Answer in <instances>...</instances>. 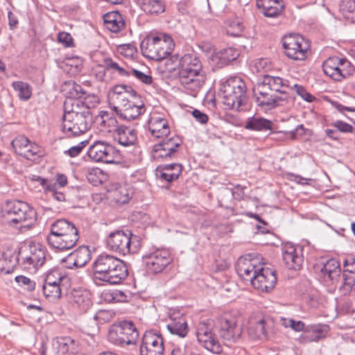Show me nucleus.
I'll return each mask as SVG.
<instances>
[{
    "mask_svg": "<svg viewBox=\"0 0 355 355\" xmlns=\"http://www.w3.org/2000/svg\"><path fill=\"white\" fill-rule=\"evenodd\" d=\"M46 260L45 251L39 247L31 246L30 254L24 258L22 264L25 268H37L42 266Z\"/></svg>",
    "mask_w": 355,
    "mask_h": 355,
    "instance_id": "7c9ffc66",
    "label": "nucleus"
},
{
    "mask_svg": "<svg viewBox=\"0 0 355 355\" xmlns=\"http://www.w3.org/2000/svg\"><path fill=\"white\" fill-rule=\"evenodd\" d=\"M91 269L92 278L96 284H120L128 275L125 263L121 259L105 252L95 258Z\"/></svg>",
    "mask_w": 355,
    "mask_h": 355,
    "instance_id": "f03ea898",
    "label": "nucleus"
},
{
    "mask_svg": "<svg viewBox=\"0 0 355 355\" xmlns=\"http://www.w3.org/2000/svg\"><path fill=\"white\" fill-rule=\"evenodd\" d=\"M130 75L134 76L138 80L145 85H151L153 83V78L150 75L146 74L137 69H132Z\"/></svg>",
    "mask_w": 355,
    "mask_h": 355,
    "instance_id": "09e8293b",
    "label": "nucleus"
},
{
    "mask_svg": "<svg viewBox=\"0 0 355 355\" xmlns=\"http://www.w3.org/2000/svg\"><path fill=\"white\" fill-rule=\"evenodd\" d=\"M88 140H85L80 142L77 146L71 147L67 150L64 151V154L69 155L70 157H77L82 152L83 148L88 144Z\"/></svg>",
    "mask_w": 355,
    "mask_h": 355,
    "instance_id": "8fccbe9b",
    "label": "nucleus"
},
{
    "mask_svg": "<svg viewBox=\"0 0 355 355\" xmlns=\"http://www.w3.org/2000/svg\"><path fill=\"white\" fill-rule=\"evenodd\" d=\"M8 24L10 26V29H14L17 27L18 24V19L17 16L11 11L8 12Z\"/></svg>",
    "mask_w": 355,
    "mask_h": 355,
    "instance_id": "338daca9",
    "label": "nucleus"
},
{
    "mask_svg": "<svg viewBox=\"0 0 355 355\" xmlns=\"http://www.w3.org/2000/svg\"><path fill=\"white\" fill-rule=\"evenodd\" d=\"M105 298L106 300L111 302H116L119 301V297H124L125 295L122 291H115L114 292L110 293H105Z\"/></svg>",
    "mask_w": 355,
    "mask_h": 355,
    "instance_id": "680f3d73",
    "label": "nucleus"
},
{
    "mask_svg": "<svg viewBox=\"0 0 355 355\" xmlns=\"http://www.w3.org/2000/svg\"><path fill=\"white\" fill-rule=\"evenodd\" d=\"M79 240L76 225L64 218L57 219L51 225L46 241L51 248L59 251L73 248Z\"/></svg>",
    "mask_w": 355,
    "mask_h": 355,
    "instance_id": "20e7f679",
    "label": "nucleus"
},
{
    "mask_svg": "<svg viewBox=\"0 0 355 355\" xmlns=\"http://www.w3.org/2000/svg\"><path fill=\"white\" fill-rule=\"evenodd\" d=\"M191 115L197 122L201 124H206L209 121V116L207 114L197 109H194L191 112Z\"/></svg>",
    "mask_w": 355,
    "mask_h": 355,
    "instance_id": "6e6d98bb",
    "label": "nucleus"
},
{
    "mask_svg": "<svg viewBox=\"0 0 355 355\" xmlns=\"http://www.w3.org/2000/svg\"><path fill=\"white\" fill-rule=\"evenodd\" d=\"M339 12L345 19L355 23V0H340Z\"/></svg>",
    "mask_w": 355,
    "mask_h": 355,
    "instance_id": "79ce46f5",
    "label": "nucleus"
},
{
    "mask_svg": "<svg viewBox=\"0 0 355 355\" xmlns=\"http://www.w3.org/2000/svg\"><path fill=\"white\" fill-rule=\"evenodd\" d=\"M138 338L139 331L134 322L130 320L114 322L107 333L109 342L119 347L135 345Z\"/></svg>",
    "mask_w": 355,
    "mask_h": 355,
    "instance_id": "1a4fd4ad",
    "label": "nucleus"
},
{
    "mask_svg": "<svg viewBox=\"0 0 355 355\" xmlns=\"http://www.w3.org/2000/svg\"><path fill=\"white\" fill-rule=\"evenodd\" d=\"M240 55L239 49L233 47H228L220 50L216 53L217 63L220 66L229 64L230 62L236 60Z\"/></svg>",
    "mask_w": 355,
    "mask_h": 355,
    "instance_id": "a19ab883",
    "label": "nucleus"
},
{
    "mask_svg": "<svg viewBox=\"0 0 355 355\" xmlns=\"http://www.w3.org/2000/svg\"><path fill=\"white\" fill-rule=\"evenodd\" d=\"M38 182L44 188L45 191H48L49 189H53V183L52 180H49L48 179L43 178L40 176H37L35 178L33 179Z\"/></svg>",
    "mask_w": 355,
    "mask_h": 355,
    "instance_id": "052dcab7",
    "label": "nucleus"
},
{
    "mask_svg": "<svg viewBox=\"0 0 355 355\" xmlns=\"http://www.w3.org/2000/svg\"><path fill=\"white\" fill-rule=\"evenodd\" d=\"M247 187L245 186H241L240 184L236 185L232 189V194L234 199L237 200H243L245 199V189H246Z\"/></svg>",
    "mask_w": 355,
    "mask_h": 355,
    "instance_id": "5fc2aeb1",
    "label": "nucleus"
},
{
    "mask_svg": "<svg viewBox=\"0 0 355 355\" xmlns=\"http://www.w3.org/2000/svg\"><path fill=\"white\" fill-rule=\"evenodd\" d=\"M214 324L211 320L200 322L196 327V335L199 343L206 349L218 354L222 347L213 331Z\"/></svg>",
    "mask_w": 355,
    "mask_h": 355,
    "instance_id": "dca6fc26",
    "label": "nucleus"
},
{
    "mask_svg": "<svg viewBox=\"0 0 355 355\" xmlns=\"http://www.w3.org/2000/svg\"><path fill=\"white\" fill-rule=\"evenodd\" d=\"M132 190L126 184H117L110 191L113 200L118 204H125L129 202L132 196Z\"/></svg>",
    "mask_w": 355,
    "mask_h": 355,
    "instance_id": "4c0bfd02",
    "label": "nucleus"
},
{
    "mask_svg": "<svg viewBox=\"0 0 355 355\" xmlns=\"http://www.w3.org/2000/svg\"><path fill=\"white\" fill-rule=\"evenodd\" d=\"M253 92L257 105L268 110L275 108L292 98L293 92L309 103L315 98L303 86L292 83L280 76L270 75H264L254 86Z\"/></svg>",
    "mask_w": 355,
    "mask_h": 355,
    "instance_id": "f257e3e1",
    "label": "nucleus"
},
{
    "mask_svg": "<svg viewBox=\"0 0 355 355\" xmlns=\"http://www.w3.org/2000/svg\"><path fill=\"white\" fill-rule=\"evenodd\" d=\"M133 1L148 15L158 16L166 10V2L164 0H133Z\"/></svg>",
    "mask_w": 355,
    "mask_h": 355,
    "instance_id": "c756f323",
    "label": "nucleus"
},
{
    "mask_svg": "<svg viewBox=\"0 0 355 355\" xmlns=\"http://www.w3.org/2000/svg\"><path fill=\"white\" fill-rule=\"evenodd\" d=\"M101 171L98 168L92 169L91 171H89L87 175V179L89 182H91L93 185H97L99 183H101V180H99L96 175L100 174Z\"/></svg>",
    "mask_w": 355,
    "mask_h": 355,
    "instance_id": "13d9d810",
    "label": "nucleus"
},
{
    "mask_svg": "<svg viewBox=\"0 0 355 355\" xmlns=\"http://www.w3.org/2000/svg\"><path fill=\"white\" fill-rule=\"evenodd\" d=\"M322 70L334 80L341 81L352 74L354 67L346 58L334 56L323 62Z\"/></svg>",
    "mask_w": 355,
    "mask_h": 355,
    "instance_id": "4468645a",
    "label": "nucleus"
},
{
    "mask_svg": "<svg viewBox=\"0 0 355 355\" xmlns=\"http://www.w3.org/2000/svg\"><path fill=\"white\" fill-rule=\"evenodd\" d=\"M266 320L262 317L261 319H259L255 324V329L257 334L259 337L263 336H267V331L266 330Z\"/></svg>",
    "mask_w": 355,
    "mask_h": 355,
    "instance_id": "4d7b16f0",
    "label": "nucleus"
},
{
    "mask_svg": "<svg viewBox=\"0 0 355 355\" xmlns=\"http://www.w3.org/2000/svg\"><path fill=\"white\" fill-rule=\"evenodd\" d=\"M12 87L18 92V96L21 100H28L31 96V89L29 85L22 81H16L12 83Z\"/></svg>",
    "mask_w": 355,
    "mask_h": 355,
    "instance_id": "37998d69",
    "label": "nucleus"
},
{
    "mask_svg": "<svg viewBox=\"0 0 355 355\" xmlns=\"http://www.w3.org/2000/svg\"><path fill=\"white\" fill-rule=\"evenodd\" d=\"M64 114L93 117L90 107L85 102L78 99H67L64 101Z\"/></svg>",
    "mask_w": 355,
    "mask_h": 355,
    "instance_id": "393cba45",
    "label": "nucleus"
},
{
    "mask_svg": "<svg viewBox=\"0 0 355 355\" xmlns=\"http://www.w3.org/2000/svg\"><path fill=\"white\" fill-rule=\"evenodd\" d=\"M142 260L149 273L158 274L173 263V258L168 250L157 248L145 254Z\"/></svg>",
    "mask_w": 355,
    "mask_h": 355,
    "instance_id": "f8f14e48",
    "label": "nucleus"
},
{
    "mask_svg": "<svg viewBox=\"0 0 355 355\" xmlns=\"http://www.w3.org/2000/svg\"><path fill=\"white\" fill-rule=\"evenodd\" d=\"M93 122V117L63 114L60 130L65 138L76 137L87 132Z\"/></svg>",
    "mask_w": 355,
    "mask_h": 355,
    "instance_id": "9b49d317",
    "label": "nucleus"
},
{
    "mask_svg": "<svg viewBox=\"0 0 355 355\" xmlns=\"http://www.w3.org/2000/svg\"><path fill=\"white\" fill-rule=\"evenodd\" d=\"M341 280L342 284L340 288L349 292L355 286V272L354 274L343 273Z\"/></svg>",
    "mask_w": 355,
    "mask_h": 355,
    "instance_id": "49530a36",
    "label": "nucleus"
},
{
    "mask_svg": "<svg viewBox=\"0 0 355 355\" xmlns=\"http://www.w3.org/2000/svg\"><path fill=\"white\" fill-rule=\"evenodd\" d=\"M106 245L109 250L125 256L137 253L141 247V241L139 236L129 230H116L107 236Z\"/></svg>",
    "mask_w": 355,
    "mask_h": 355,
    "instance_id": "6e6552de",
    "label": "nucleus"
},
{
    "mask_svg": "<svg viewBox=\"0 0 355 355\" xmlns=\"http://www.w3.org/2000/svg\"><path fill=\"white\" fill-rule=\"evenodd\" d=\"M92 258V253L89 246L82 245L69 254L62 259L65 267L69 269L84 267Z\"/></svg>",
    "mask_w": 355,
    "mask_h": 355,
    "instance_id": "5701e85b",
    "label": "nucleus"
},
{
    "mask_svg": "<svg viewBox=\"0 0 355 355\" xmlns=\"http://www.w3.org/2000/svg\"><path fill=\"white\" fill-rule=\"evenodd\" d=\"M113 137L115 141L125 147L135 146L137 141V131L127 126L121 125Z\"/></svg>",
    "mask_w": 355,
    "mask_h": 355,
    "instance_id": "2f4dec72",
    "label": "nucleus"
},
{
    "mask_svg": "<svg viewBox=\"0 0 355 355\" xmlns=\"http://www.w3.org/2000/svg\"><path fill=\"white\" fill-rule=\"evenodd\" d=\"M344 270L343 273H352L355 272V259L349 258L344 261Z\"/></svg>",
    "mask_w": 355,
    "mask_h": 355,
    "instance_id": "bf43d9fd",
    "label": "nucleus"
},
{
    "mask_svg": "<svg viewBox=\"0 0 355 355\" xmlns=\"http://www.w3.org/2000/svg\"><path fill=\"white\" fill-rule=\"evenodd\" d=\"M334 127H335L338 131H340L343 133H351L354 131V128L352 125L344 122L343 121H336L331 124Z\"/></svg>",
    "mask_w": 355,
    "mask_h": 355,
    "instance_id": "603ef678",
    "label": "nucleus"
},
{
    "mask_svg": "<svg viewBox=\"0 0 355 355\" xmlns=\"http://www.w3.org/2000/svg\"><path fill=\"white\" fill-rule=\"evenodd\" d=\"M218 334L223 340L232 343L237 342L241 338L242 327L237 324L235 318L225 313L218 318Z\"/></svg>",
    "mask_w": 355,
    "mask_h": 355,
    "instance_id": "a211bd4d",
    "label": "nucleus"
},
{
    "mask_svg": "<svg viewBox=\"0 0 355 355\" xmlns=\"http://www.w3.org/2000/svg\"><path fill=\"white\" fill-rule=\"evenodd\" d=\"M282 251L283 261L288 269L298 270L301 268L304 257L300 247H296L291 243H286L282 246Z\"/></svg>",
    "mask_w": 355,
    "mask_h": 355,
    "instance_id": "412c9836",
    "label": "nucleus"
},
{
    "mask_svg": "<svg viewBox=\"0 0 355 355\" xmlns=\"http://www.w3.org/2000/svg\"><path fill=\"white\" fill-rule=\"evenodd\" d=\"M256 4L260 12L266 17L280 15L285 8L283 0H257Z\"/></svg>",
    "mask_w": 355,
    "mask_h": 355,
    "instance_id": "a878e982",
    "label": "nucleus"
},
{
    "mask_svg": "<svg viewBox=\"0 0 355 355\" xmlns=\"http://www.w3.org/2000/svg\"><path fill=\"white\" fill-rule=\"evenodd\" d=\"M107 68L105 64L96 65L92 71L97 80L103 82L105 80Z\"/></svg>",
    "mask_w": 355,
    "mask_h": 355,
    "instance_id": "864d4df0",
    "label": "nucleus"
},
{
    "mask_svg": "<svg viewBox=\"0 0 355 355\" xmlns=\"http://www.w3.org/2000/svg\"><path fill=\"white\" fill-rule=\"evenodd\" d=\"M129 91L132 94H133V96H138L137 92L130 86H128L125 85H117L112 87V89H111L108 94V96L111 101L116 96H119V94H123V92H127Z\"/></svg>",
    "mask_w": 355,
    "mask_h": 355,
    "instance_id": "a18cd8bd",
    "label": "nucleus"
},
{
    "mask_svg": "<svg viewBox=\"0 0 355 355\" xmlns=\"http://www.w3.org/2000/svg\"><path fill=\"white\" fill-rule=\"evenodd\" d=\"M159 178L167 182L177 180L182 173L183 166L181 164L173 163L159 166Z\"/></svg>",
    "mask_w": 355,
    "mask_h": 355,
    "instance_id": "c9c22d12",
    "label": "nucleus"
},
{
    "mask_svg": "<svg viewBox=\"0 0 355 355\" xmlns=\"http://www.w3.org/2000/svg\"><path fill=\"white\" fill-rule=\"evenodd\" d=\"M260 266L256 265L255 260L241 257L236 263V270L243 282H249L252 286Z\"/></svg>",
    "mask_w": 355,
    "mask_h": 355,
    "instance_id": "b1692460",
    "label": "nucleus"
},
{
    "mask_svg": "<svg viewBox=\"0 0 355 355\" xmlns=\"http://www.w3.org/2000/svg\"><path fill=\"white\" fill-rule=\"evenodd\" d=\"M282 45L284 54L295 61L305 60L309 45L303 36L300 34H289L284 37Z\"/></svg>",
    "mask_w": 355,
    "mask_h": 355,
    "instance_id": "ddd939ff",
    "label": "nucleus"
},
{
    "mask_svg": "<svg viewBox=\"0 0 355 355\" xmlns=\"http://www.w3.org/2000/svg\"><path fill=\"white\" fill-rule=\"evenodd\" d=\"M173 38L166 33L150 34L141 42L142 55L152 60L160 61L167 58L173 50Z\"/></svg>",
    "mask_w": 355,
    "mask_h": 355,
    "instance_id": "0eeeda50",
    "label": "nucleus"
},
{
    "mask_svg": "<svg viewBox=\"0 0 355 355\" xmlns=\"http://www.w3.org/2000/svg\"><path fill=\"white\" fill-rule=\"evenodd\" d=\"M164 340L162 334L155 329L147 330L141 337L140 355H164Z\"/></svg>",
    "mask_w": 355,
    "mask_h": 355,
    "instance_id": "f3484780",
    "label": "nucleus"
},
{
    "mask_svg": "<svg viewBox=\"0 0 355 355\" xmlns=\"http://www.w3.org/2000/svg\"><path fill=\"white\" fill-rule=\"evenodd\" d=\"M272 126L273 123L270 120L261 116H252L247 120L244 128L252 131L265 132L270 130L271 133H274Z\"/></svg>",
    "mask_w": 355,
    "mask_h": 355,
    "instance_id": "e433bc0d",
    "label": "nucleus"
},
{
    "mask_svg": "<svg viewBox=\"0 0 355 355\" xmlns=\"http://www.w3.org/2000/svg\"><path fill=\"white\" fill-rule=\"evenodd\" d=\"M258 271L255 280L252 283V286L262 292L268 293L272 291L275 288L277 280L275 270L261 266Z\"/></svg>",
    "mask_w": 355,
    "mask_h": 355,
    "instance_id": "4be33fe9",
    "label": "nucleus"
},
{
    "mask_svg": "<svg viewBox=\"0 0 355 355\" xmlns=\"http://www.w3.org/2000/svg\"><path fill=\"white\" fill-rule=\"evenodd\" d=\"M145 111L146 107L142 101H140V104L132 102L126 105H121V107L114 110L119 119L128 121L137 119Z\"/></svg>",
    "mask_w": 355,
    "mask_h": 355,
    "instance_id": "bb28decb",
    "label": "nucleus"
},
{
    "mask_svg": "<svg viewBox=\"0 0 355 355\" xmlns=\"http://www.w3.org/2000/svg\"><path fill=\"white\" fill-rule=\"evenodd\" d=\"M16 282L19 286H26V289L28 291H33L35 288V283L32 281L30 278L23 276V275H19L15 277Z\"/></svg>",
    "mask_w": 355,
    "mask_h": 355,
    "instance_id": "3c124183",
    "label": "nucleus"
},
{
    "mask_svg": "<svg viewBox=\"0 0 355 355\" xmlns=\"http://www.w3.org/2000/svg\"><path fill=\"white\" fill-rule=\"evenodd\" d=\"M64 279L61 272L54 269L49 271L44 279L42 290L44 295L50 300H58L61 297L60 282Z\"/></svg>",
    "mask_w": 355,
    "mask_h": 355,
    "instance_id": "aec40b11",
    "label": "nucleus"
},
{
    "mask_svg": "<svg viewBox=\"0 0 355 355\" xmlns=\"http://www.w3.org/2000/svg\"><path fill=\"white\" fill-rule=\"evenodd\" d=\"M218 96L228 109L237 111L246 110L247 87L239 76L231 77L224 82L219 89Z\"/></svg>",
    "mask_w": 355,
    "mask_h": 355,
    "instance_id": "39448f33",
    "label": "nucleus"
},
{
    "mask_svg": "<svg viewBox=\"0 0 355 355\" xmlns=\"http://www.w3.org/2000/svg\"><path fill=\"white\" fill-rule=\"evenodd\" d=\"M306 129L303 125H297L294 130L289 132L291 138L293 139H297L299 137L305 135Z\"/></svg>",
    "mask_w": 355,
    "mask_h": 355,
    "instance_id": "0e129e2a",
    "label": "nucleus"
},
{
    "mask_svg": "<svg viewBox=\"0 0 355 355\" xmlns=\"http://www.w3.org/2000/svg\"><path fill=\"white\" fill-rule=\"evenodd\" d=\"M57 40L64 47L74 46V40L70 33L67 32H59L57 35Z\"/></svg>",
    "mask_w": 355,
    "mask_h": 355,
    "instance_id": "de8ad7c7",
    "label": "nucleus"
},
{
    "mask_svg": "<svg viewBox=\"0 0 355 355\" xmlns=\"http://www.w3.org/2000/svg\"><path fill=\"white\" fill-rule=\"evenodd\" d=\"M320 271L324 277H327L332 283L340 279L341 268L339 261L336 259L327 260L320 266Z\"/></svg>",
    "mask_w": 355,
    "mask_h": 355,
    "instance_id": "f704fd0d",
    "label": "nucleus"
},
{
    "mask_svg": "<svg viewBox=\"0 0 355 355\" xmlns=\"http://www.w3.org/2000/svg\"><path fill=\"white\" fill-rule=\"evenodd\" d=\"M166 327L171 334L177 335L180 338H184L189 331L187 322L183 317L172 319Z\"/></svg>",
    "mask_w": 355,
    "mask_h": 355,
    "instance_id": "58836bf2",
    "label": "nucleus"
},
{
    "mask_svg": "<svg viewBox=\"0 0 355 355\" xmlns=\"http://www.w3.org/2000/svg\"><path fill=\"white\" fill-rule=\"evenodd\" d=\"M64 86V90H67V99L87 100L90 96V94L81 85L73 81L65 83Z\"/></svg>",
    "mask_w": 355,
    "mask_h": 355,
    "instance_id": "ea45409f",
    "label": "nucleus"
},
{
    "mask_svg": "<svg viewBox=\"0 0 355 355\" xmlns=\"http://www.w3.org/2000/svg\"><path fill=\"white\" fill-rule=\"evenodd\" d=\"M105 26L110 31L117 33L125 28V22L119 11H112L103 15Z\"/></svg>",
    "mask_w": 355,
    "mask_h": 355,
    "instance_id": "72a5a7b5",
    "label": "nucleus"
},
{
    "mask_svg": "<svg viewBox=\"0 0 355 355\" xmlns=\"http://www.w3.org/2000/svg\"><path fill=\"white\" fill-rule=\"evenodd\" d=\"M94 122L96 123L101 131L113 132V134H115V132L121 126L119 125L116 119L107 111L99 112Z\"/></svg>",
    "mask_w": 355,
    "mask_h": 355,
    "instance_id": "c85d7f7f",
    "label": "nucleus"
},
{
    "mask_svg": "<svg viewBox=\"0 0 355 355\" xmlns=\"http://www.w3.org/2000/svg\"><path fill=\"white\" fill-rule=\"evenodd\" d=\"M3 212L8 225L17 229L31 228L37 220L34 208L21 200L7 202Z\"/></svg>",
    "mask_w": 355,
    "mask_h": 355,
    "instance_id": "423d86ee",
    "label": "nucleus"
},
{
    "mask_svg": "<svg viewBox=\"0 0 355 355\" xmlns=\"http://www.w3.org/2000/svg\"><path fill=\"white\" fill-rule=\"evenodd\" d=\"M90 294L87 291H74L73 293V309L79 314L87 313L92 306Z\"/></svg>",
    "mask_w": 355,
    "mask_h": 355,
    "instance_id": "473e14b6",
    "label": "nucleus"
},
{
    "mask_svg": "<svg viewBox=\"0 0 355 355\" xmlns=\"http://www.w3.org/2000/svg\"><path fill=\"white\" fill-rule=\"evenodd\" d=\"M53 185L54 186L53 189H49L47 191L51 192L53 198L58 202L65 201V195L57 191L56 182H54Z\"/></svg>",
    "mask_w": 355,
    "mask_h": 355,
    "instance_id": "69168bd1",
    "label": "nucleus"
},
{
    "mask_svg": "<svg viewBox=\"0 0 355 355\" xmlns=\"http://www.w3.org/2000/svg\"><path fill=\"white\" fill-rule=\"evenodd\" d=\"M137 97L140 98L139 94L138 96H133V94H132L130 92V91L127 92H123V94H119V96H116V97L111 100L113 103L116 104V105L114 106L113 110H116L121 107V105H126L132 103V101H130L129 98H137Z\"/></svg>",
    "mask_w": 355,
    "mask_h": 355,
    "instance_id": "c03bdc74",
    "label": "nucleus"
},
{
    "mask_svg": "<svg viewBox=\"0 0 355 355\" xmlns=\"http://www.w3.org/2000/svg\"><path fill=\"white\" fill-rule=\"evenodd\" d=\"M87 155L96 162L107 164H118L122 159L119 150L110 143L102 140H96L89 146Z\"/></svg>",
    "mask_w": 355,
    "mask_h": 355,
    "instance_id": "9d476101",
    "label": "nucleus"
},
{
    "mask_svg": "<svg viewBox=\"0 0 355 355\" xmlns=\"http://www.w3.org/2000/svg\"><path fill=\"white\" fill-rule=\"evenodd\" d=\"M103 63L105 64L107 70L113 69L115 71V69L119 66L117 62H114L110 58H105L103 60Z\"/></svg>",
    "mask_w": 355,
    "mask_h": 355,
    "instance_id": "774afa93",
    "label": "nucleus"
},
{
    "mask_svg": "<svg viewBox=\"0 0 355 355\" xmlns=\"http://www.w3.org/2000/svg\"><path fill=\"white\" fill-rule=\"evenodd\" d=\"M148 129L151 135L158 140L171 135L168 121L159 116H153L150 119Z\"/></svg>",
    "mask_w": 355,
    "mask_h": 355,
    "instance_id": "cd10ccee",
    "label": "nucleus"
},
{
    "mask_svg": "<svg viewBox=\"0 0 355 355\" xmlns=\"http://www.w3.org/2000/svg\"><path fill=\"white\" fill-rule=\"evenodd\" d=\"M178 78L186 92L196 96L207 80L202 61L196 53H187L180 58Z\"/></svg>",
    "mask_w": 355,
    "mask_h": 355,
    "instance_id": "7ed1b4c3",
    "label": "nucleus"
},
{
    "mask_svg": "<svg viewBox=\"0 0 355 355\" xmlns=\"http://www.w3.org/2000/svg\"><path fill=\"white\" fill-rule=\"evenodd\" d=\"M182 143V139L175 135L164 137L153 146L154 157L166 160L177 158Z\"/></svg>",
    "mask_w": 355,
    "mask_h": 355,
    "instance_id": "2eb2a0df",
    "label": "nucleus"
},
{
    "mask_svg": "<svg viewBox=\"0 0 355 355\" xmlns=\"http://www.w3.org/2000/svg\"><path fill=\"white\" fill-rule=\"evenodd\" d=\"M289 323V327H291L295 331H302L304 329V323L302 321H295L293 319H289V321H287Z\"/></svg>",
    "mask_w": 355,
    "mask_h": 355,
    "instance_id": "e2e57ef3",
    "label": "nucleus"
},
{
    "mask_svg": "<svg viewBox=\"0 0 355 355\" xmlns=\"http://www.w3.org/2000/svg\"><path fill=\"white\" fill-rule=\"evenodd\" d=\"M11 146L15 153L26 159L35 161L42 156L40 146L32 143L24 135H19L11 141Z\"/></svg>",
    "mask_w": 355,
    "mask_h": 355,
    "instance_id": "6ab92c4d",
    "label": "nucleus"
}]
</instances>
